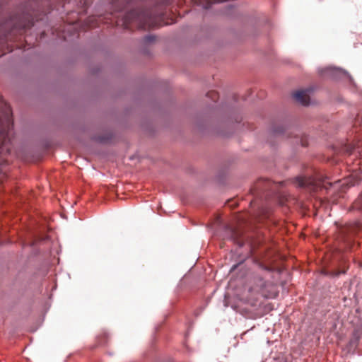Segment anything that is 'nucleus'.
Returning <instances> with one entry per match:
<instances>
[{
    "label": "nucleus",
    "instance_id": "nucleus-8",
    "mask_svg": "<svg viewBox=\"0 0 362 362\" xmlns=\"http://www.w3.org/2000/svg\"><path fill=\"white\" fill-rule=\"evenodd\" d=\"M110 139V137L98 136L95 138V140L100 143L105 144Z\"/></svg>",
    "mask_w": 362,
    "mask_h": 362
},
{
    "label": "nucleus",
    "instance_id": "nucleus-5",
    "mask_svg": "<svg viewBox=\"0 0 362 362\" xmlns=\"http://www.w3.org/2000/svg\"><path fill=\"white\" fill-rule=\"evenodd\" d=\"M310 90H298L293 94L295 100L303 106H307L310 103Z\"/></svg>",
    "mask_w": 362,
    "mask_h": 362
},
{
    "label": "nucleus",
    "instance_id": "nucleus-6",
    "mask_svg": "<svg viewBox=\"0 0 362 362\" xmlns=\"http://www.w3.org/2000/svg\"><path fill=\"white\" fill-rule=\"evenodd\" d=\"M271 184V182L269 180H260L257 184V188L258 189H264L267 186H269Z\"/></svg>",
    "mask_w": 362,
    "mask_h": 362
},
{
    "label": "nucleus",
    "instance_id": "nucleus-10",
    "mask_svg": "<svg viewBox=\"0 0 362 362\" xmlns=\"http://www.w3.org/2000/svg\"><path fill=\"white\" fill-rule=\"evenodd\" d=\"M236 265H234L233 267H232V269H234L235 268H236Z\"/></svg>",
    "mask_w": 362,
    "mask_h": 362
},
{
    "label": "nucleus",
    "instance_id": "nucleus-1",
    "mask_svg": "<svg viewBox=\"0 0 362 362\" xmlns=\"http://www.w3.org/2000/svg\"><path fill=\"white\" fill-rule=\"evenodd\" d=\"M274 285L269 281H264L261 276L254 277L253 286L249 289L250 291L260 293L265 298H271L275 296L273 291Z\"/></svg>",
    "mask_w": 362,
    "mask_h": 362
},
{
    "label": "nucleus",
    "instance_id": "nucleus-3",
    "mask_svg": "<svg viewBox=\"0 0 362 362\" xmlns=\"http://www.w3.org/2000/svg\"><path fill=\"white\" fill-rule=\"evenodd\" d=\"M146 13L139 10H132L124 16V23L127 25L132 22H137L140 26H144Z\"/></svg>",
    "mask_w": 362,
    "mask_h": 362
},
{
    "label": "nucleus",
    "instance_id": "nucleus-9",
    "mask_svg": "<svg viewBox=\"0 0 362 362\" xmlns=\"http://www.w3.org/2000/svg\"><path fill=\"white\" fill-rule=\"evenodd\" d=\"M115 4L116 3H121V4H123V3H129L131 0H114Z\"/></svg>",
    "mask_w": 362,
    "mask_h": 362
},
{
    "label": "nucleus",
    "instance_id": "nucleus-7",
    "mask_svg": "<svg viewBox=\"0 0 362 362\" xmlns=\"http://www.w3.org/2000/svg\"><path fill=\"white\" fill-rule=\"evenodd\" d=\"M156 37L152 35H146L143 40L145 43H151L155 40Z\"/></svg>",
    "mask_w": 362,
    "mask_h": 362
},
{
    "label": "nucleus",
    "instance_id": "nucleus-4",
    "mask_svg": "<svg viewBox=\"0 0 362 362\" xmlns=\"http://www.w3.org/2000/svg\"><path fill=\"white\" fill-rule=\"evenodd\" d=\"M294 184L297 187L306 188L310 190H315L318 185H320L314 178L301 177H296Z\"/></svg>",
    "mask_w": 362,
    "mask_h": 362
},
{
    "label": "nucleus",
    "instance_id": "nucleus-2",
    "mask_svg": "<svg viewBox=\"0 0 362 362\" xmlns=\"http://www.w3.org/2000/svg\"><path fill=\"white\" fill-rule=\"evenodd\" d=\"M322 74H327L334 79L347 78L352 82L353 78L350 74L344 69L339 67H327L322 70Z\"/></svg>",
    "mask_w": 362,
    "mask_h": 362
}]
</instances>
